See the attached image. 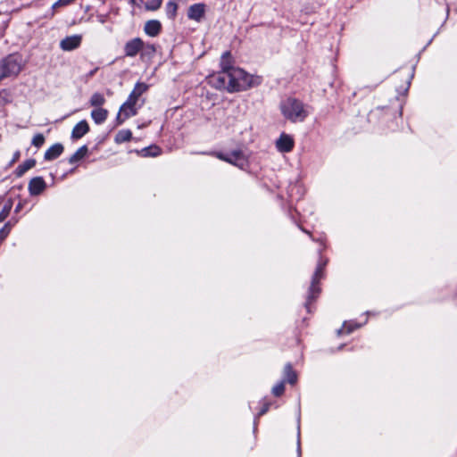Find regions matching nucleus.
<instances>
[{
    "instance_id": "f257e3e1",
    "label": "nucleus",
    "mask_w": 457,
    "mask_h": 457,
    "mask_svg": "<svg viewBox=\"0 0 457 457\" xmlns=\"http://www.w3.org/2000/svg\"><path fill=\"white\" fill-rule=\"evenodd\" d=\"M283 116L291 122H303L309 115L305 104L293 97H288L280 104Z\"/></svg>"
},
{
    "instance_id": "f03ea898",
    "label": "nucleus",
    "mask_w": 457,
    "mask_h": 457,
    "mask_svg": "<svg viewBox=\"0 0 457 457\" xmlns=\"http://www.w3.org/2000/svg\"><path fill=\"white\" fill-rule=\"evenodd\" d=\"M258 84V79H254L244 70L230 66V83L228 87V92L235 93L245 91Z\"/></svg>"
},
{
    "instance_id": "7ed1b4c3",
    "label": "nucleus",
    "mask_w": 457,
    "mask_h": 457,
    "mask_svg": "<svg viewBox=\"0 0 457 457\" xmlns=\"http://www.w3.org/2000/svg\"><path fill=\"white\" fill-rule=\"evenodd\" d=\"M22 58L18 54H12L0 61V81L3 79L17 76L22 70Z\"/></svg>"
},
{
    "instance_id": "20e7f679",
    "label": "nucleus",
    "mask_w": 457,
    "mask_h": 457,
    "mask_svg": "<svg viewBox=\"0 0 457 457\" xmlns=\"http://www.w3.org/2000/svg\"><path fill=\"white\" fill-rule=\"evenodd\" d=\"M327 264V261H320L318 263L316 270L312 275L311 286L308 290V295L306 302L304 303L305 308L308 312H310V304L312 302L315 301L320 293V287L319 286L321 278H324V269Z\"/></svg>"
},
{
    "instance_id": "39448f33",
    "label": "nucleus",
    "mask_w": 457,
    "mask_h": 457,
    "mask_svg": "<svg viewBox=\"0 0 457 457\" xmlns=\"http://www.w3.org/2000/svg\"><path fill=\"white\" fill-rule=\"evenodd\" d=\"M211 81L216 88L228 91L230 83V66L223 64V71L212 75Z\"/></svg>"
},
{
    "instance_id": "423d86ee",
    "label": "nucleus",
    "mask_w": 457,
    "mask_h": 457,
    "mask_svg": "<svg viewBox=\"0 0 457 457\" xmlns=\"http://www.w3.org/2000/svg\"><path fill=\"white\" fill-rule=\"evenodd\" d=\"M213 154L220 160L240 168H242L245 163L244 154L240 150L232 151L229 154L214 153Z\"/></svg>"
},
{
    "instance_id": "0eeeda50",
    "label": "nucleus",
    "mask_w": 457,
    "mask_h": 457,
    "mask_svg": "<svg viewBox=\"0 0 457 457\" xmlns=\"http://www.w3.org/2000/svg\"><path fill=\"white\" fill-rule=\"evenodd\" d=\"M145 46V42L140 37L129 40L124 46V53L127 57H135Z\"/></svg>"
},
{
    "instance_id": "6e6552de",
    "label": "nucleus",
    "mask_w": 457,
    "mask_h": 457,
    "mask_svg": "<svg viewBox=\"0 0 457 457\" xmlns=\"http://www.w3.org/2000/svg\"><path fill=\"white\" fill-rule=\"evenodd\" d=\"M81 41L80 35L69 36L61 40L60 48L63 51H72L79 47Z\"/></svg>"
},
{
    "instance_id": "1a4fd4ad",
    "label": "nucleus",
    "mask_w": 457,
    "mask_h": 457,
    "mask_svg": "<svg viewBox=\"0 0 457 457\" xmlns=\"http://www.w3.org/2000/svg\"><path fill=\"white\" fill-rule=\"evenodd\" d=\"M205 14V4L199 3L194 4L188 7L187 17L189 20L195 21L197 22L202 21Z\"/></svg>"
},
{
    "instance_id": "9d476101",
    "label": "nucleus",
    "mask_w": 457,
    "mask_h": 457,
    "mask_svg": "<svg viewBox=\"0 0 457 457\" xmlns=\"http://www.w3.org/2000/svg\"><path fill=\"white\" fill-rule=\"evenodd\" d=\"M46 188V183L42 177H35L29 182V192L30 195H38Z\"/></svg>"
},
{
    "instance_id": "9b49d317",
    "label": "nucleus",
    "mask_w": 457,
    "mask_h": 457,
    "mask_svg": "<svg viewBox=\"0 0 457 457\" xmlns=\"http://www.w3.org/2000/svg\"><path fill=\"white\" fill-rule=\"evenodd\" d=\"M294 139L291 136L282 133L276 142L278 150L281 153H288L294 148Z\"/></svg>"
},
{
    "instance_id": "f8f14e48",
    "label": "nucleus",
    "mask_w": 457,
    "mask_h": 457,
    "mask_svg": "<svg viewBox=\"0 0 457 457\" xmlns=\"http://www.w3.org/2000/svg\"><path fill=\"white\" fill-rule=\"evenodd\" d=\"M162 23L158 20H149L145 23L144 31L149 37H157L162 31Z\"/></svg>"
},
{
    "instance_id": "ddd939ff",
    "label": "nucleus",
    "mask_w": 457,
    "mask_h": 457,
    "mask_svg": "<svg viewBox=\"0 0 457 457\" xmlns=\"http://www.w3.org/2000/svg\"><path fill=\"white\" fill-rule=\"evenodd\" d=\"M89 131V125L86 120L78 122L72 129L71 138L78 140Z\"/></svg>"
},
{
    "instance_id": "4468645a",
    "label": "nucleus",
    "mask_w": 457,
    "mask_h": 457,
    "mask_svg": "<svg viewBox=\"0 0 457 457\" xmlns=\"http://www.w3.org/2000/svg\"><path fill=\"white\" fill-rule=\"evenodd\" d=\"M63 150L64 147L61 143L53 145L45 152V161L51 162L57 159L63 153Z\"/></svg>"
},
{
    "instance_id": "2eb2a0df",
    "label": "nucleus",
    "mask_w": 457,
    "mask_h": 457,
    "mask_svg": "<svg viewBox=\"0 0 457 457\" xmlns=\"http://www.w3.org/2000/svg\"><path fill=\"white\" fill-rule=\"evenodd\" d=\"M148 89V86L145 83L137 82L132 92L129 94L127 100H130L132 104H136L138 98Z\"/></svg>"
},
{
    "instance_id": "dca6fc26",
    "label": "nucleus",
    "mask_w": 457,
    "mask_h": 457,
    "mask_svg": "<svg viewBox=\"0 0 457 457\" xmlns=\"http://www.w3.org/2000/svg\"><path fill=\"white\" fill-rule=\"evenodd\" d=\"M108 117V111L104 108H96L91 112V118L96 124L104 123Z\"/></svg>"
},
{
    "instance_id": "f3484780",
    "label": "nucleus",
    "mask_w": 457,
    "mask_h": 457,
    "mask_svg": "<svg viewBox=\"0 0 457 457\" xmlns=\"http://www.w3.org/2000/svg\"><path fill=\"white\" fill-rule=\"evenodd\" d=\"M36 165V160L35 159H28L23 163L20 164L14 173L16 177L21 178L29 170L32 169Z\"/></svg>"
},
{
    "instance_id": "a211bd4d",
    "label": "nucleus",
    "mask_w": 457,
    "mask_h": 457,
    "mask_svg": "<svg viewBox=\"0 0 457 457\" xmlns=\"http://www.w3.org/2000/svg\"><path fill=\"white\" fill-rule=\"evenodd\" d=\"M136 104H132L130 100H127L120 108V112L124 114L125 118L135 116L137 113Z\"/></svg>"
},
{
    "instance_id": "6ab92c4d",
    "label": "nucleus",
    "mask_w": 457,
    "mask_h": 457,
    "mask_svg": "<svg viewBox=\"0 0 457 457\" xmlns=\"http://www.w3.org/2000/svg\"><path fill=\"white\" fill-rule=\"evenodd\" d=\"M88 149L87 145L79 147L70 158L69 162L74 164L82 160L87 154Z\"/></svg>"
},
{
    "instance_id": "aec40b11",
    "label": "nucleus",
    "mask_w": 457,
    "mask_h": 457,
    "mask_svg": "<svg viewBox=\"0 0 457 457\" xmlns=\"http://www.w3.org/2000/svg\"><path fill=\"white\" fill-rule=\"evenodd\" d=\"M178 0H170L165 6L166 15L169 19L174 20L177 16Z\"/></svg>"
},
{
    "instance_id": "412c9836",
    "label": "nucleus",
    "mask_w": 457,
    "mask_h": 457,
    "mask_svg": "<svg viewBox=\"0 0 457 457\" xmlns=\"http://www.w3.org/2000/svg\"><path fill=\"white\" fill-rule=\"evenodd\" d=\"M284 373H285L286 379L289 384H291V385L295 384V382L297 380V376H296V373L295 372V370H293L291 363L286 364V366L284 368Z\"/></svg>"
},
{
    "instance_id": "4be33fe9",
    "label": "nucleus",
    "mask_w": 457,
    "mask_h": 457,
    "mask_svg": "<svg viewBox=\"0 0 457 457\" xmlns=\"http://www.w3.org/2000/svg\"><path fill=\"white\" fill-rule=\"evenodd\" d=\"M144 157H156L161 154V148L157 145H151L148 147L143 148L140 152H138Z\"/></svg>"
},
{
    "instance_id": "5701e85b",
    "label": "nucleus",
    "mask_w": 457,
    "mask_h": 457,
    "mask_svg": "<svg viewBox=\"0 0 457 457\" xmlns=\"http://www.w3.org/2000/svg\"><path fill=\"white\" fill-rule=\"evenodd\" d=\"M132 138V132L129 129H121L115 136V142L121 144Z\"/></svg>"
},
{
    "instance_id": "b1692460",
    "label": "nucleus",
    "mask_w": 457,
    "mask_h": 457,
    "mask_svg": "<svg viewBox=\"0 0 457 457\" xmlns=\"http://www.w3.org/2000/svg\"><path fill=\"white\" fill-rule=\"evenodd\" d=\"M105 103V98L101 93H94L90 97L89 104L91 106L101 108L103 104Z\"/></svg>"
},
{
    "instance_id": "393cba45",
    "label": "nucleus",
    "mask_w": 457,
    "mask_h": 457,
    "mask_svg": "<svg viewBox=\"0 0 457 457\" xmlns=\"http://www.w3.org/2000/svg\"><path fill=\"white\" fill-rule=\"evenodd\" d=\"M141 52L142 55L152 57L156 52V47L154 44L145 43V46Z\"/></svg>"
},
{
    "instance_id": "a878e982",
    "label": "nucleus",
    "mask_w": 457,
    "mask_h": 457,
    "mask_svg": "<svg viewBox=\"0 0 457 457\" xmlns=\"http://www.w3.org/2000/svg\"><path fill=\"white\" fill-rule=\"evenodd\" d=\"M12 204L11 202L4 204L0 211V222H3L10 214Z\"/></svg>"
},
{
    "instance_id": "bb28decb",
    "label": "nucleus",
    "mask_w": 457,
    "mask_h": 457,
    "mask_svg": "<svg viewBox=\"0 0 457 457\" xmlns=\"http://www.w3.org/2000/svg\"><path fill=\"white\" fill-rule=\"evenodd\" d=\"M16 221H14L13 223H12L11 220H9L8 222H6L4 224V226L0 229V242L3 241L7 236L8 234L10 233L11 229H12V225L15 223Z\"/></svg>"
},
{
    "instance_id": "cd10ccee",
    "label": "nucleus",
    "mask_w": 457,
    "mask_h": 457,
    "mask_svg": "<svg viewBox=\"0 0 457 457\" xmlns=\"http://www.w3.org/2000/svg\"><path fill=\"white\" fill-rule=\"evenodd\" d=\"M162 3V0H148L145 3V7L146 10L149 11H156L161 7Z\"/></svg>"
},
{
    "instance_id": "c85d7f7f",
    "label": "nucleus",
    "mask_w": 457,
    "mask_h": 457,
    "mask_svg": "<svg viewBox=\"0 0 457 457\" xmlns=\"http://www.w3.org/2000/svg\"><path fill=\"white\" fill-rule=\"evenodd\" d=\"M45 137L43 134L41 133H37L36 134L33 138H32V141H31V144L37 147V148H40L44 144H45Z\"/></svg>"
},
{
    "instance_id": "c756f323",
    "label": "nucleus",
    "mask_w": 457,
    "mask_h": 457,
    "mask_svg": "<svg viewBox=\"0 0 457 457\" xmlns=\"http://www.w3.org/2000/svg\"><path fill=\"white\" fill-rule=\"evenodd\" d=\"M357 328H359V325L347 324L346 322H345L343 328L338 329L337 333L339 335L342 333L350 334Z\"/></svg>"
},
{
    "instance_id": "7c9ffc66",
    "label": "nucleus",
    "mask_w": 457,
    "mask_h": 457,
    "mask_svg": "<svg viewBox=\"0 0 457 457\" xmlns=\"http://www.w3.org/2000/svg\"><path fill=\"white\" fill-rule=\"evenodd\" d=\"M285 391V383L282 381V382H279L278 383L276 386H273L272 388V394L275 395V396H280L283 395Z\"/></svg>"
},
{
    "instance_id": "2f4dec72",
    "label": "nucleus",
    "mask_w": 457,
    "mask_h": 457,
    "mask_svg": "<svg viewBox=\"0 0 457 457\" xmlns=\"http://www.w3.org/2000/svg\"><path fill=\"white\" fill-rule=\"evenodd\" d=\"M223 64L232 66L230 63V53L229 52H225L221 56V62H220L221 71H223Z\"/></svg>"
},
{
    "instance_id": "473e14b6",
    "label": "nucleus",
    "mask_w": 457,
    "mask_h": 457,
    "mask_svg": "<svg viewBox=\"0 0 457 457\" xmlns=\"http://www.w3.org/2000/svg\"><path fill=\"white\" fill-rule=\"evenodd\" d=\"M128 118H125L124 114L120 110L116 117V124L118 126L121 125Z\"/></svg>"
},
{
    "instance_id": "72a5a7b5",
    "label": "nucleus",
    "mask_w": 457,
    "mask_h": 457,
    "mask_svg": "<svg viewBox=\"0 0 457 457\" xmlns=\"http://www.w3.org/2000/svg\"><path fill=\"white\" fill-rule=\"evenodd\" d=\"M74 0H58L56 3L54 4L53 7L55 8L56 6H65L70 4Z\"/></svg>"
},
{
    "instance_id": "f704fd0d",
    "label": "nucleus",
    "mask_w": 457,
    "mask_h": 457,
    "mask_svg": "<svg viewBox=\"0 0 457 457\" xmlns=\"http://www.w3.org/2000/svg\"><path fill=\"white\" fill-rule=\"evenodd\" d=\"M20 157H21V152L19 150H17L13 154L12 159L11 161V164L16 162L20 159Z\"/></svg>"
},
{
    "instance_id": "c9c22d12",
    "label": "nucleus",
    "mask_w": 457,
    "mask_h": 457,
    "mask_svg": "<svg viewBox=\"0 0 457 457\" xmlns=\"http://www.w3.org/2000/svg\"><path fill=\"white\" fill-rule=\"evenodd\" d=\"M269 406H270L269 403H265L264 406L260 410L258 416L264 415L268 411Z\"/></svg>"
},
{
    "instance_id": "e433bc0d",
    "label": "nucleus",
    "mask_w": 457,
    "mask_h": 457,
    "mask_svg": "<svg viewBox=\"0 0 457 457\" xmlns=\"http://www.w3.org/2000/svg\"><path fill=\"white\" fill-rule=\"evenodd\" d=\"M21 207H22L21 204H19L16 206V208H15V212H20V211H21Z\"/></svg>"
},
{
    "instance_id": "4c0bfd02",
    "label": "nucleus",
    "mask_w": 457,
    "mask_h": 457,
    "mask_svg": "<svg viewBox=\"0 0 457 457\" xmlns=\"http://www.w3.org/2000/svg\"><path fill=\"white\" fill-rule=\"evenodd\" d=\"M297 445H298V452H300V440L299 439H298Z\"/></svg>"
}]
</instances>
